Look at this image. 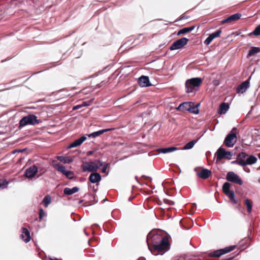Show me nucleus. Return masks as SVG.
<instances>
[{
    "label": "nucleus",
    "instance_id": "nucleus-1",
    "mask_svg": "<svg viewBox=\"0 0 260 260\" xmlns=\"http://www.w3.org/2000/svg\"><path fill=\"white\" fill-rule=\"evenodd\" d=\"M162 231L161 230L152 231L147 235V243L149 249L152 248L164 238Z\"/></svg>",
    "mask_w": 260,
    "mask_h": 260
},
{
    "label": "nucleus",
    "instance_id": "nucleus-2",
    "mask_svg": "<svg viewBox=\"0 0 260 260\" xmlns=\"http://www.w3.org/2000/svg\"><path fill=\"white\" fill-rule=\"evenodd\" d=\"M103 166V162L99 159L92 161H83L81 168L83 172H95Z\"/></svg>",
    "mask_w": 260,
    "mask_h": 260
},
{
    "label": "nucleus",
    "instance_id": "nucleus-3",
    "mask_svg": "<svg viewBox=\"0 0 260 260\" xmlns=\"http://www.w3.org/2000/svg\"><path fill=\"white\" fill-rule=\"evenodd\" d=\"M231 184L229 182H225L222 186V191L228 197L232 204H238L240 207V201L235 197L234 190H230Z\"/></svg>",
    "mask_w": 260,
    "mask_h": 260
},
{
    "label": "nucleus",
    "instance_id": "nucleus-4",
    "mask_svg": "<svg viewBox=\"0 0 260 260\" xmlns=\"http://www.w3.org/2000/svg\"><path fill=\"white\" fill-rule=\"evenodd\" d=\"M170 244L169 242V238L167 236H165L164 238L160 240L157 244H156L150 251L154 253V252H160L167 251L170 249Z\"/></svg>",
    "mask_w": 260,
    "mask_h": 260
},
{
    "label": "nucleus",
    "instance_id": "nucleus-5",
    "mask_svg": "<svg viewBox=\"0 0 260 260\" xmlns=\"http://www.w3.org/2000/svg\"><path fill=\"white\" fill-rule=\"evenodd\" d=\"M41 122V120L34 114H29L23 117L19 122V127L21 128L26 125H35Z\"/></svg>",
    "mask_w": 260,
    "mask_h": 260
},
{
    "label": "nucleus",
    "instance_id": "nucleus-6",
    "mask_svg": "<svg viewBox=\"0 0 260 260\" xmlns=\"http://www.w3.org/2000/svg\"><path fill=\"white\" fill-rule=\"evenodd\" d=\"M51 165L55 170L64 175L68 178L70 179L73 178V172L71 171L66 170L65 167L57 162V160H52Z\"/></svg>",
    "mask_w": 260,
    "mask_h": 260
},
{
    "label": "nucleus",
    "instance_id": "nucleus-7",
    "mask_svg": "<svg viewBox=\"0 0 260 260\" xmlns=\"http://www.w3.org/2000/svg\"><path fill=\"white\" fill-rule=\"evenodd\" d=\"M202 83V79L201 78H193L187 80L185 83L186 92H192L194 89L196 87L199 86Z\"/></svg>",
    "mask_w": 260,
    "mask_h": 260
},
{
    "label": "nucleus",
    "instance_id": "nucleus-8",
    "mask_svg": "<svg viewBox=\"0 0 260 260\" xmlns=\"http://www.w3.org/2000/svg\"><path fill=\"white\" fill-rule=\"evenodd\" d=\"M236 127H233L231 132L225 137L224 144L228 147H233L237 141V137L236 135Z\"/></svg>",
    "mask_w": 260,
    "mask_h": 260
},
{
    "label": "nucleus",
    "instance_id": "nucleus-9",
    "mask_svg": "<svg viewBox=\"0 0 260 260\" xmlns=\"http://www.w3.org/2000/svg\"><path fill=\"white\" fill-rule=\"evenodd\" d=\"M236 248V245H232L226 247L224 248L214 250L208 253V255L210 257H219L223 254L229 253L234 250Z\"/></svg>",
    "mask_w": 260,
    "mask_h": 260
},
{
    "label": "nucleus",
    "instance_id": "nucleus-10",
    "mask_svg": "<svg viewBox=\"0 0 260 260\" xmlns=\"http://www.w3.org/2000/svg\"><path fill=\"white\" fill-rule=\"evenodd\" d=\"M189 39L182 38L174 42L170 47V50L180 49L183 48L188 42Z\"/></svg>",
    "mask_w": 260,
    "mask_h": 260
},
{
    "label": "nucleus",
    "instance_id": "nucleus-11",
    "mask_svg": "<svg viewBox=\"0 0 260 260\" xmlns=\"http://www.w3.org/2000/svg\"><path fill=\"white\" fill-rule=\"evenodd\" d=\"M217 157L216 160H220L222 159L225 158L227 159H231L232 154L230 151H225V149L220 147L216 153Z\"/></svg>",
    "mask_w": 260,
    "mask_h": 260
},
{
    "label": "nucleus",
    "instance_id": "nucleus-12",
    "mask_svg": "<svg viewBox=\"0 0 260 260\" xmlns=\"http://www.w3.org/2000/svg\"><path fill=\"white\" fill-rule=\"evenodd\" d=\"M226 180L235 184L241 185L243 184V181L241 178L234 172H229L227 173L226 176Z\"/></svg>",
    "mask_w": 260,
    "mask_h": 260
},
{
    "label": "nucleus",
    "instance_id": "nucleus-13",
    "mask_svg": "<svg viewBox=\"0 0 260 260\" xmlns=\"http://www.w3.org/2000/svg\"><path fill=\"white\" fill-rule=\"evenodd\" d=\"M194 171L197 172V176L203 179H206L211 175L212 172L210 170L202 168L201 171H198V169L196 168Z\"/></svg>",
    "mask_w": 260,
    "mask_h": 260
},
{
    "label": "nucleus",
    "instance_id": "nucleus-14",
    "mask_svg": "<svg viewBox=\"0 0 260 260\" xmlns=\"http://www.w3.org/2000/svg\"><path fill=\"white\" fill-rule=\"evenodd\" d=\"M248 157V155L245 152H240L237 156V160L233 161L232 164H238L241 166L244 167L245 160Z\"/></svg>",
    "mask_w": 260,
    "mask_h": 260
},
{
    "label": "nucleus",
    "instance_id": "nucleus-15",
    "mask_svg": "<svg viewBox=\"0 0 260 260\" xmlns=\"http://www.w3.org/2000/svg\"><path fill=\"white\" fill-rule=\"evenodd\" d=\"M38 172V168L33 165L25 170L24 176L28 178L34 177Z\"/></svg>",
    "mask_w": 260,
    "mask_h": 260
},
{
    "label": "nucleus",
    "instance_id": "nucleus-16",
    "mask_svg": "<svg viewBox=\"0 0 260 260\" xmlns=\"http://www.w3.org/2000/svg\"><path fill=\"white\" fill-rule=\"evenodd\" d=\"M250 77L249 79L242 83H241L237 88L236 91L237 93H243L246 91L247 89L249 87V80Z\"/></svg>",
    "mask_w": 260,
    "mask_h": 260
},
{
    "label": "nucleus",
    "instance_id": "nucleus-17",
    "mask_svg": "<svg viewBox=\"0 0 260 260\" xmlns=\"http://www.w3.org/2000/svg\"><path fill=\"white\" fill-rule=\"evenodd\" d=\"M241 16L242 15L240 13H236L228 17L227 18L222 20L221 22V24H224L226 23H231L232 22L239 19L241 18Z\"/></svg>",
    "mask_w": 260,
    "mask_h": 260
},
{
    "label": "nucleus",
    "instance_id": "nucleus-18",
    "mask_svg": "<svg viewBox=\"0 0 260 260\" xmlns=\"http://www.w3.org/2000/svg\"><path fill=\"white\" fill-rule=\"evenodd\" d=\"M221 30L219 29L216 31V32L210 34L208 36V37L205 40V41H204V43L206 45H209L214 39L219 37L220 36V34H221Z\"/></svg>",
    "mask_w": 260,
    "mask_h": 260
},
{
    "label": "nucleus",
    "instance_id": "nucleus-19",
    "mask_svg": "<svg viewBox=\"0 0 260 260\" xmlns=\"http://www.w3.org/2000/svg\"><path fill=\"white\" fill-rule=\"evenodd\" d=\"M138 83L141 87H148L151 85L148 77L142 76L139 78Z\"/></svg>",
    "mask_w": 260,
    "mask_h": 260
},
{
    "label": "nucleus",
    "instance_id": "nucleus-20",
    "mask_svg": "<svg viewBox=\"0 0 260 260\" xmlns=\"http://www.w3.org/2000/svg\"><path fill=\"white\" fill-rule=\"evenodd\" d=\"M101 176L99 173H91L89 177V180L92 183H98L101 180Z\"/></svg>",
    "mask_w": 260,
    "mask_h": 260
},
{
    "label": "nucleus",
    "instance_id": "nucleus-21",
    "mask_svg": "<svg viewBox=\"0 0 260 260\" xmlns=\"http://www.w3.org/2000/svg\"><path fill=\"white\" fill-rule=\"evenodd\" d=\"M192 102H184L179 105L177 108V110L181 112L188 111L190 108Z\"/></svg>",
    "mask_w": 260,
    "mask_h": 260
},
{
    "label": "nucleus",
    "instance_id": "nucleus-22",
    "mask_svg": "<svg viewBox=\"0 0 260 260\" xmlns=\"http://www.w3.org/2000/svg\"><path fill=\"white\" fill-rule=\"evenodd\" d=\"M22 232L23 234L21 235V238L27 243L30 240V233L28 230L25 228H22Z\"/></svg>",
    "mask_w": 260,
    "mask_h": 260
},
{
    "label": "nucleus",
    "instance_id": "nucleus-23",
    "mask_svg": "<svg viewBox=\"0 0 260 260\" xmlns=\"http://www.w3.org/2000/svg\"><path fill=\"white\" fill-rule=\"evenodd\" d=\"M86 139V137L85 136H82L80 138L76 140L73 143H72L69 146V148H74L77 147L80 145Z\"/></svg>",
    "mask_w": 260,
    "mask_h": 260
},
{
    "label": "nucleus",
    "instance_id": "nucleus-24",
    "mask_svg": "<svg viewBox=\"0 0 260 260\" xmlns=\"http://www.w3.org/2000/svg\"><path fill=\"white\" fill-rule=\"evenodd\" d=\"M79 190V188L78 187H74L72 188L66 187L63 189V193L66 195H71Z\"/></svg>",
    "mask_w": 260,
    "mask_h": 260
},
{
    "label": "nucleus",
    "instance_id": "nucleus-25",
    "mask_svg": "<svg viewBox=\"0 0 260 260\" xmlns=\"http://www.w3.org/2000/svg\"><path fill=\"white\" fill-rule=\"evenodd\" d=\"M229 107H230L229 104L226 103H222L219 106L218 112L220 114H225L229 110Z\"/></svg>",
    "mask_w": 260,
    "mask_h": 260
},
{
    "label": "nucleus",
    "instance_id": "nucleus-26",
    "mask_svg": "<svg viewBox=\"0 0 260 260\" xmlns=\"http://www.w3.org/2000/svg\"><path fill=\"white\" fill-rule=\"evenodd\" d=\"M111 129H111V128H107V129L100 130L99 131L95 132H93V133L89 134L88 135V137H91V138H95L96 137H98V136L103 134L105 132H109V131H111Z\"/></svg>",
    "mask_w": 260,
    "mask_h": 260
},
{
    "label": "nucleus",
    "instance_id": "nucleus-27",
    "mask_svg": "<svg viewBox=\"0 0 260 260\" xmlns=\"http://www.w3.org/2000/svg\"><path fill=\"white\" fill-rule=\"evenodd\" d=\"M257 160V159L256 157H255L253 155H250L249 156L248 155V157L245 160V164H243L244 165V166L247 165H252L255 164L256 161Z\"/></svg>",
    "mask_w": 260,
    "mask_h": 260
},
{
    "label": "nucleus",
    "instance_id": "nucleus-28",
    "mask_svg": "<svg viewBox=\"0 0 260 260\" xmlns=\"http://www.w3.org/2000/svg\"><path fill=\"white\" fill-rule=\"evenodd\" d=\"M199 106H200V104H198L195 105L193 103H192L191 106H190L191 107L189 109L188 112L191 113H193V114H198L199 113Z\"/></svg>",
    "mask_w": 260,
    "mask_h": 260
},
{
    "label": "nucleus",
    "instance_id": "nucleus-29",
    "mask_svg": "<svg viewBox=\"0 0 260 260\" xmlns=\"http://www.w3.org/2000/svg\"><path fill=\"white\" fill-rule=\"evenodd\" d=\"M178 148L175 147H171L168 148H160L158 150L159 153H167L173 152L175 150H177Z\"/></svg>",
    "mask_w": 260,
    "mask_h": 260
},
{
    "label": "nucleus",
    "instance_id": "nucleus-30",
    "mask_svg": "<svg viewBox=\"0 0 260 260\" xmlns=\"http://www.w3.org/2000/svg\"><path fill=\"white\" fill-rule=\"evenodd\" d=\"M56 158L58 160H59L64 164H70V162L73 161V159L70 157H65L63 156H57L56 157Z\"/></svg>",
    "mask_w": 260,
    "mask_h": 260
},
{
    "label": "nucleus",
    "instance_id": "nucleus-31",
    "mask_svg": "<svg viewBox=\"0 0 260 260\" xmlns=\"http://www.w3.org/2000/svg\"><path fill=\"white\" fill-rule=\"evenodd\" d=\"M194 27H195L194 26H190L189 27L183 28L178 31V33H177V35L179 36V35H181L182 34H185L188 33V32L192 31L193 29H194Z\"/></svg>",
    "mask_w": 260,
    "mask_h": 260
},
{
    "label": "nucleus",
    "instance_id": "nucleus-32",
    "mask_svg": "<svg viewBox=\"0 0 260 260\" xmlns=\"http://www.w3.org/2000/svg\"><path fill=\"white\" fill-rule=\"evenodd\" d=\"M260 52V48L256 47H252L250 50H249L247 57L250 56H252L254 55L255 54L257 53Z\"/></svg>",
    "mask_w": 260,
    "mask_h": 260
},
{
    "label": "nucleus",
    "instance_id": "nucleus-33",
    "mask_svg": "<svg viewBox=\"0 0 260 260\" xmlns=\"http://www.w3.org/2000/svg\"><path fill=\"white\" fill-rule=\"evenodd\" d=\"M245 205L247 207V212L250 213L252 211V202L249 199H246L245 201Z\"/></svg>",
    "mask_w": 260,
    "mask_h": 260
},
{
    "label": "nucleus",
    "instance_id": "nucleus-34",
    "mask_svg": "<svg viewBox=\"0 0 260 260\" xmlns=\"http://www.w3.org/2000/svg\"><path fill=\"white\" fill-rule=\"evenodd\" d=\"M197 141V140H192L187 143L183 147V149L187 150L192 148L193 147L194 145L196 143Z\"/></svg>",
    "mask_w": 260,
    "mask_h": 260
},
{
    "label": "nucleus",
    "instance_id": "nucleus-35",
    "mask_svg": "<svg viewBox=\"0 0 260 260\" xmlns=\"http://www.w3.org/2000/svg\"><path fill=\"white\" fill-rule=\"evenodd\" d=\"M43 203L44 204V206L47 207L49 204L51 203V197L49 196H46L43 199Z\"/></svg>",
    "mask_w": 260,
    "mask_h": 260
},
{
    "label": "nucleus",
    "instance_id": "nucleus-36",
    "mask_svg": "<svg viewBox=\"0 0 260 260\" xmlns=\"http://www.w3.org/2000/svg\"><path fill=\"white\" fill-rule=\"evenodd\" d=\"M254 35V36H259L260 35V25H258L255 29L251 32L249 35Z\"/></svg>",
    "mask_w": 260,
    "mask_h": 260
},
{
    "label": "nucleus",
    "instance_id": "nucleus-37",
    "mask_svg": "<svg viewBox=\"0 0 260 260\" xmlns=\"http://www.w3.org/2000/svg\"><path fill=\"white\" fill-rule=\"evenodd\" d=\"M102 167H103L102 172L104 173H106L107 168L110 167V164L108 163L104 164L103 162V166Z\"/></svg>",
    "mask_w": 260,
    "mask_h": 260
},
{
    "label": "nucleus",
    "instance_id": "nucleus-38",
    "mask_svg": "<svg viewBox=\"0 0 260 260\" xmlns=\"http://www.w3.org/2000/svg\"><path fill=\"white\" fill-rule=\"evenodd\" d=\"M7 184V182L4 180H0V188H3L6 187Z\"/></svg>",
    "mask_w": 260,
    "mask_h": 260
},
{
    "label": "nucleus",
    "instance_id": "nucleus-39",
    "mask_svg": "<svg viewBox=\"0 0 260 260\" xmlns=\"http://www.w3.org/2000/svg\"><path fill=\"white\" fill-rule=\"evenodd\" d=\"M93 99H91L90 100L87 101H84L82 102V106L84 107L88 106L91 105V104L92 103Z\"/></svg>",
    "mask_w": 260,
    "mask_h": 260
},
{
    "label": "nucleus",
    "instance_id": "nucleus-40",
    "mask_svg": "<svg viewBox=\"0 0 260 260\" xmlns=\"http://www.w3.org/2000/svg\"><path fill=\"white\" fill-rule=\"evenodd\" d=\"M45 213L43 209L41 208L39 210V218L41 220L43 217L45 216Z\"/></svg>",
    "mask_w": 260,
    "mask_h": 260
},
{
    "label": "nucleus",
    "instance_id": "nucleus-41",
    "mask_svg": "<svg viewBox=\"0 0 260 260\" xmlns=\"http://www.w3.org/2000/svg\"><path fill=\"white\" fill-rule=\"evenodd\" d=\"M83 107L84 106H82V103L81 104L77 105L73 108V110H78L80 108H81Z\"/></svg>",
    "mask_w": 260,
    "mask_h": 260
},
{
    "label": "nucleus",
    "instance_id": "nucleus-42",
    "mask_svg": "<svg viewBox=\"0 0 260 260\" xmlns=\"http://www.w3.org/2000/svg\"><path fill=\"white\" fill-rule=\"evenodd\" d=\"M165 203H168L170 205H173L174 204V202L172 201H169L168 200H165Z\"/></svg>",
    "mask_w": 260,
    "mask_h": 260
},
{
    "label": "nucleus",
    "instance_id": "nucleus-43",
    "mask_svg": "<svg viewBox=\"0 0 260 260\" xmlns=\"http://www.w3.org/2000/svg\"><path fill=\"white\" fill-rule=\"evenodd\" d=\"M214 84L215 85H218L219 84L218 81L216 80L214 81Z\"/></svg>",
    "mask_w": 260,
    "mask_h": 260
},
{
    "label": "nucleus",
    "instance_id": "nucleus-44",
    "mask_svg": "<svg viewBox=\"0 0 260 260\" xmlns=\"http://www.w3.org/2000/svg\"><path fill=\"white\" fill-rule=\"evenodd\" d=\"M50 260H61V259H59L57 258H50Z\"/></svg>",
    "mask_w": 260,
    "mask_h": 260
},
{
    "label": "nucleus",
    "instance_id": "nucleus-45",
    "mask_svg": "<svg viewBox=\"0 0 260 260\" xmlns=\"http://www.w3.org/2000/svg\"><path fill=\"white\" fill-rule=\"evenodd\" d=\"M92 154V151H88L87 152V155H91Z\"/></svg>",
    "mask_w": 260,
    "mask_h": 260
},
{
    "label": "nucleus",
    "instance_id": "nucleus-46",
    "mask_svg": "<svg viewBox=\"0 0 260 260\" xmlns=\"http://www.w3.org/2000/svg\"><path fill=\"white\" fill-rule=\"evenodd\" d=\"M97 86H98V87H101V86L100 85V84L97 85Z\"/></svg>",
    "mask_w": 260,
    "mask_h": 260
},
{
    "label": "nucleus",
    "instance_id": "nucleus-47",
    "mask_svg": "<svg viewBox=\"0 0 260 260\" xmlns=\"http://www.w3.org/2000/svg\"><path fill=\"white\" fill-rule=\"evenodd\" d=\"M258 182L260 183V177L259 178L258 180Z\"/></svg>",
    "mask_w": 260,
    "mask_h": 260
}]
</instances>
